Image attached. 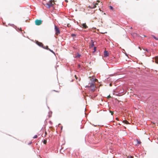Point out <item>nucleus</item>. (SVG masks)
Segmentation results:
<instances>
[{
	"mask_svg": "<svg viewBox=\"0 0 158 158\" xmlns=\"http://www.w3.org/2000/svg\"><path fill=\"white\" fill-rule=\"evenodd\" d=\"M144 36L145 37H146V36L145 35H144Z\"/></svg>",
	"mask_w": 158,
	"mask_h": 158,
	"instance_id": "nucleus-34",
	"label": "nucleus"
},
{
	"mask_svg": "<svg viewBox=\"0 0 158 158\" xmlns=\"http://www.w3.org/2000/svg\"><path fill=\"white\" fill-rule=\"evenodd\" d=\"M86 87L89 88L90 89L93 91H95L96 89V87L94 83H89L88 85L86 86Z\"/></svg>",
	"mask_w": 158,
	"mask_h": 158,
	"instance_id": "nucleus-1",
	"label": "nucleus"
},
{
	"mask_svg": "<svg viewBox=\"0 0 158 158\" xmlns=\"http://www.w3.org/2000/svg\"><path fill=\"white\" fill-rule=\"evenodd\" d=\"M55 29L56 31V34L58 35L60 33V31L59 29L56 25L55 26Z\"/></svg>",
	"mask_w": 158,
	"mask_h": 158,
	"instance_id": "nucleus-4",
	"label": "nucleus"
},
{
	"mask_svg": "<svg viewBox=\"0 0 158 158\" xmlns=\"http://www.w3.org/2000/svg\"><path fill=\"white\" fill-rule=\"evenodd\" d=\"M97 2H99V1H97Z\"/></svg>",
	"mask_w": 158,
	"mask_h": 158,
	"instance_id": "nucleus-35",
	"label": "nucleus"
},
{
	"mask_svg": "<svg viewBox=\"0 0 158 158\" xmlns=\"http://www.w3.org/2000/svg\"><path fill=\"white\" fill-rule=\"evenodd\" d=\"M38 137V136L37 135H35L33 137V138L34 139H36V138H37Z\"/></svg>",
	"mask_w": 158,
	"mask_h": 158,
	"instance_id": "nucleus-17",
	"label": "nucleus"
},
{
	"mask_svg": "<svg viewBox=\"0 0 158 158\" xmlns=\"http://www.w3.org/2000/svg\"><path fill=\"white\" fill-rule=\"evenodd\" d=\"M152 36L153 37V38L155 39L156 40H158V38H156V36H155L153 35H152Z\"/></svg>",
	"mask_w": 158,
	"mask_h": 158,
	"instance_id": "nucleus-14",
	"label": "nucleus"
},
{
	"mask_svg": "<svg viewBox=\"0 0 158 158\" xmlns=\"http://www.w3.org/2000/svg\"><path fill=\"white\" fill-rule=\"evenodd\" d=\"M133 157L131 156H128V158H133Z\"/></svg>",
	"mask_w": 158,
	"mask_h": 158,
	"instance_id": "nucleus-26",
	"label": "nucleus"
},
{
	"mask_svg": "<svg viewBox=\"0 0 158 158\" xmlns=\"http://www.w3.org/2000/svg\"><path fill=\"white\" fill-rule=\"evenodd\" d=\"M96 47H94V52L96 51Z\"/></svg>",
	"mask_w": 158,
	"mask_h": 158,
	"instance_id": "nucleus-21",
	"label": "nucleus"
},
{
	"mask_svg": "<svg viewBox=\"0 0 158 158\" xmlns=\"http://www.w3.org/2000/svg\"><path fill=\"white\" fill-rule=\"evenodd\" d=\"M111 98V96H110V95H109L107 97V98Z\"/></svg>",
	"mask_w": 158,
	"mask_h": 158,
	"instance_id": "nucleus-24",
	"label": "nucleus"
},
{
	"mask_svg": "<svg viewBox=\"0 0 158 158\" xmlns=\"http://www.w3.org/2000/svg\"><path fill=\"white\" fill-rule=\"evenodd\" d=\"M75 78H76V79H77L78 77H77V76H76V75H75Z\"/></svg>",
	"mask_w": 158,
	"mask_h": 158,
	"instance_id": "nucleus-28",
	"label": "nucleus"
},
{
	"mask_svg": "<svg viewBox=\"0 0 158 158\" xmlns=\"http://www.w3.org/2000/svg\"><path fill=\"white\" fill-rule=\"evenodd\" d=\"M48 3L50 7L52 6V5L54 4V2H53L52 0L50 1Z\"/></svg>",
	"mask_w": 158,
	"mask_h": 158,
	"instance_id": "nucleus-6",
	"label": "nucleus"
},
{
	"mask_svg": "<svg viewBox=\"0 0 158 158\" xmlns=\"http://www.w3.org/2000/svg\"><path fill=\"white\" fill-rule=\"evenodd\" d=\"M35 24L37 25H40L42 24V21L41 20L36 19L35 21Z\"/></svg>",
	"mask_w": 158,
	"mask_h": 158,
	"instance_id": "nucleus-2",
	"label": "nucleus"
},
{
	"mask_svg": "<svg viewBox=\"0 0 158 158\" xmlns=\"http://www.w3.org/2000/svg\"><path fill=\"white\" fill-rule=\"evenodd\" d=\"M36 43L37 44V45H38L39 46L41 47H43V44L41 42L37 41L36 42Z\"/></svg>",
	"mask_w": 158,
	"mask_h": 158,
	"instance_id": "nucleus-7",
	"label": "nucleus"
},
{
	"mask_svg": "<svg viewBox=\"0 0 158 158\" xmlns=\"http://www.w3.org/2000/svg\"><path fill=\"white\" fill-rule=\"evenodd\" d=\"M47 140L45 139H44L43 141V143L44 144H46L47 143Z\"/></svg>",
	"mask_w": 158,
	"mask_h": 158,
	"instance_id": "nucleus-15",
	"label": "nucleus"
},
{
	"mask_svg": "<svg viewBox=\"0 0 158 158\" xmlns=\"http://www.w3.org/2000/svg\"><path fill=\"white\" fill-rule=\"evenodd\" d=\"M65 1L66 2H68V1L67 0H65Z\"/></svg>",
	"mask_w": 158,
	"mask_h": 158,
	"instance_id": "nucleus-32",
	"label": "nucleus"
},
{
	"mask_svg": "<svg viewBox=\"0 0 158 158\" xmlns=\"http://www.w3.org/2000/svg\"><path fill=\"white\" fill-rule=\"evenodd\" d=\"M137 143L138 144H140L141 143V142L139 140H137Z\"/></svg>",
	"mask_w": 158,
	"mask_h": 158,
	"instance_id": "nucleus-16",
	"label": "nucleus"
},
{
	"mask_svg": "<svg viewBox=\"0 0 158 158\" xmlns=\"http://www.w3.org/2000/svg\"><path fill=\"white\" fill-rule=\"evenodd\" d=\"M81 55L79 54H77V55L76 56V57H79Z\"/></svg>",
	"mask_w": 158,
	"mask_h": 158,
	"instance_id": "nucleus-19",
	"label": "nucleus"
},
{
	"mask_svg": "<svg viewBox=\"0 0 158 158\" xmlns=\"http://www.w3.org/2000/svg\"><path fill=\"white\" fill-rule=\"evenodd\" d=\"M143 49L144 50H145V51H147V52H148V49H143Z\"/></svg>",
	"mask_w": 158,
	"mask_h": 158,
	"instance_id": "nucleus-29",
	"label": "nucleus"
},
{
	"mask_svg": "<svg viewBox=\"0 0 158 158\" xmlns=\"http://www.w3.org/2000/svg\"><path fill=\"white\" fill-rule=\"evenodd\" d=\"M110 8L111 9H113V7L111 6H110Z\"/></svg>",
	"mask_w": 158,
	"mask_h": 158,
	"instance_id": "nucleus-30",
	"label": "nucleus"
},
{
	"mask_svg": "<svg viewBox=\"0 0 158 158\" xmlns=\"http://www.w3.org/2000/svg\"><path fill=\"white\" fill-rule=\"evenodd\" d=\"M48 50H49L50 51H51L52 53H54V52H53V51L52 50H51L50 49H49Z\"/></svg>",
	"mask_w": 158,
	"mask_h": 158,
	"instance_id": "nucleus-22",
	"label": "nucleus"
},
{
	"mask_svg": "<svg viewBox=\"0 0 158 158\" xmlns=\"http://www.w3.org/2000/svg\"><path fill=\"white\" fill-rule=\"evenodd\" d=\"M139 49H140V50H141V48L140 47H139Z\"/></svg>",
	"mask_w": 158,
	"mask_h": 158,
	"instance_id": "nucleus-33",
	"label": "nucleus"
},
{
	"mask_svg": "<svg viewBox=\"0 0 158 158\" xmlns=\"http://www.w3.org/2000/svg\"><path fill=\"white\" fill-rule=\"evenodd\" d=\"M98 3H95L94 2L91 6H89V7L90 8H94L96 7V5H98Z\"/></svg>",
	"mask_w": 158,
	"mask_h": 158,
	"instance_id": "nucleus-3",
	"label": "nucleus"
},
{
	"mask_svg": "<svg viewBox=\"0 0 158 158\" xmlns=\"http://www.w3.org/2000/svg\"><path fill=\"white\" fill-rule=\"evenodd\" d=\"M75 35H76L75 34H72L71 35V36L72 37H73V36H75Z\"/></svg>",
	"mask_w": 158,
	"mask_h": 158,
	"instance_id": "nucleus-27",
	"label": "nucleus"
},
{
	"mask_svg": "<svg viewBox=\"0 0 158 158\" xmlns=\"http://www.w3.org/2000/svg\"><path fill=\"white\" fill-rule=\"evenodd\" d=\"M109 56V53L107 51H105L104 52V56L106 57Z\"/></svg>",
	"mask_w": 158,
	"mask_h": 158,
	"instance_id": "nucleus-5",
	"label": "nucleus"
},
{
	"mask_svg": "<svg viewBox=\"0 0 158 158\" xmlns=\"http://www.w3.org/2000/svg\"><path fill=\"white\" fill-rule=\"evenodd\" d=\"M94 78H92L91 79V81L92 82H91V83H94Z\"/></svg>",
	"mask_w": 158,
	"mask_h": 158,
	"instance_id": "nucleus-13",
	"label": "nucleus"
},
{
	"mask_svg": "<svg viewBox=\"0 0 158 158\" xmlns=\"http://www.w3.org/2000/svg\"><path fill=\"white\" fill-rule=\"evenodd\" d=\"M97 81H98V80L97 79H94V83L95 82Z\"/></svg>",
	"mask_w": 158,
	"mask_h": 158,
	"instance_id": "nucleus-23",
	"label": "nucleus"
},
{
	"mask_svg": "<svg viewBox=\"0 0 158 158\" xmlns=\"http://www.w3.org/2000/svg\"><path fill=\"white\" fill-rule=\"evenodd\" d=\"M45 48V49L48 50L49 49V48L48 46H46L45 47V48Z\"/></svg>",
	"mask_w": 158,
	"mask_h": 158,
	"instance_id": "nucleus-18",
	"label": "nucleus"
},
{
	"mask_svg": "<svg viewBox=\"0 0 158 158\" xmlns=\"http://www.w3.org/2000/svg\"><path fill=\"white\" fill-rule=\"evenodd\" d=\"M110 112L111 113L112 115H113L114 114V112L113 111H110Z\"/></svg>",
	"mask_w": 158,
	"mask_h": 158,
	"instance_id": "nucleus-20",
	"label": "nucleus"
},
{
	"mask_svg": "<svg viewBox=\"0 0 158 158\" xmlns=\"http://www.w3.org/2000/svg\"><path fill=\"white\" fill-rule=\"evenodd\" d=\"M44 6H45L47 8H49L50 7V6H49V4L48 3H46L45 4H44Z\"/></svg>",
	"mask_w": 158,
	"mask_h": 158,
	"instance_id": "nucleus-9",
	"label": "nucleus"
},
{
	"mask_svg": "<svg viewBox=\"0 0 158 158\" xmlns=\"http://www.w3.org/2000/svg\"><path fill=\"white\" fill-rule=\"evenodd\" d=\"M155 60L156 63L157 64H158V56L156 57Z\"/></svg>",
	"mask_w": 158,
	"mask_h": 158,
	"instance_id": "nucleus-10",
	"label": "nucleus"
},
{
	"mask_svg": "<svg viewBox=\"0 0 158 158\" xmlns=\"http://www.w3.org/2000/svg\"><path fill=\"white\" fill-rule=\"evenodd\" d=\"M91 43L92 44L90 46V47H92L94 45V42H93L92 40H91Z\"/></svg>",
	"mask_w": 158,
	"mask_h": 158,
	"instance_id": "nucleus-11",
	"label": "nucleus"
},
{
	"mask_svg": "<svg viewBox=\"0 0 158 158\" xmlns=\"http://www.w3.org/2000/svg\"><path fill=\"white\" fill-rule=\"evenodd\" d=\"M110 86H112V84L111 83H110Z\"/></svg>",
	"mask_w": 158,
	"mask_h": 158,
	"instance_id": "nucleus-31",
	"label": "nucleus"
},
{
	"mask_svg": "<svg viewBox=\"0 0 158 158\" xmlns=\"http://www.w3.org/2000/svg\"><path fill=\"white\" fill-rule=\"evenodd\" d=\"M123 122L124 123H125L127 124H129V122L127 121L126 120H123Z\"/></svg>",
	"mask_w": 158,
	"mask_h": 158,
	"instance_id": "nucleus-12",
	"label": "nucleus"
},
{
	"mask_svg": "<svg viewBox=\"0 0 158 158\" xmlns=\"http://www.w3.org/2000/svg\"><path fill=\"white\" fill-rule=\"evenodd\" d=\"M82 27L83 28H86L88 27L85 23H83L82 24Z\"/></svg>",
	"mask_w": 158,
	"mask_h": 158,
	"instance_id": "nucleus-8",
	"label": "nucleus"
},
{
	"mask_svg": "<svg viewBox=\"0 0 158 158\" xmlns=\"http://www.w3.org/2000/svg\"><path fill=\"white\" fill-rule=\"evenodd\" d=\"M47 132L46 131H45V136H46V135H47Z\"/></svg>",
	"mask_w": 158,
	"mask_h": 158,
	"instance_id": "nucleus-25",
	"label": "nucleus"
}]
</instances>
